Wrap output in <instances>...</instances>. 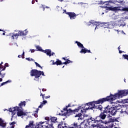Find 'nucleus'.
<instances>
[{"mask_svg": "<svg viewBox=\"0 0 128 128\" xmlns=\"http://www.w3.org/2000/svg\"><path fill=\"white\" fill-rule=\"evenodd\" d=\"M60 128H78V124L74 122L70 126H68V124H62Z\"/></svg>", "mask_w": 128, "mask_h": 128, "instance_id": "obj_11", "label": "nucleus"}, {"mask_svg": "<svg viewBox=\"0 0 128 128\" xmlns=\"http://www.w3.org/2000/svg\"><path fill=\"white\" fill-rule=\"evenodd\" d=\"M26 106V102H21L19 104V106H16L12 108L9 109V112L12 114V116H14L17 112V116H24L26 113L24 112V110H22V106Z\"/></svg>", "mask_w": 128, "mask_h": 128, "instance_id": "obj_2", "label": "nucleus"}, {"mask_svg": "<svg viewBox=\"0 0 128 128\" xmlns=\"http://www.w3.org/2000/svg\"><path fill=\"white\" fill-rule=\"evenodd\" d=\"M118 50H119L120 54H122V51L120 50V46L118 48Z\"/></svg>", "mask_w": 128, "mask_h": 128, "instance_id": "obj_35", "label": "nucleus"}, {"mask_svg": "<svg viewBox=\"0 0 128 128\" xmlns=\"http://www.w3.org/2000/svg\"><path fill=\"white\" fill-rule=\"evenodd\" d=\"M118 18V16H117V18Z\"/></svg>", "mask_w": 128, "mask_h": 128, "instance_id": "obj_51", "label": "nucleus"}, {"mask_svg": "<svg viewBox=\"0 0 128 128\" xmlns=\"http://www.w3.org/2000/svg\"><path fill=\"white\" fill-rule=\"evenodd\" d=\"M5 66H8V63L5 64Z\"/></svg>", "mask_w": 128, "mask_h": 128, "instance_id": "obj_42", "label": "nucleus"}, {"mask_svg": "<svg viewBox=\"0 0 128 128\" xmlns=\"http://www.w3.org/2000/svg\"><path fill=\"white\" fill-rule=\"evenodd\" d=\"M96 26L95 30L100 28H112L114 26V23L113 22H110L109 23H102L99 24L98 22L92 21L90 22V24H88V26Z\"/></svg>", "mask_w": 128, "mask_h": 128, "instance_id": "obj_4", "label": "nucleus"}, {"mask_svg": "<svg viewBox=\"0 0 128 128\" xmlns=\"http://www.w3.org/2000/svg\"><path fill=\"white\" fill-rule=\"evenodd\" d=\"M6 126V122L2 119L0 118V126L2 128H4Z\"/></svg>", "mask_w": 128, "mask_h": 128, "instance_id": "obj_19", "label": "nucleus"}, {"mask_svg": "<svg viewBox=\"0 0 128 128\" xmlns=\"http://www.w3.org/2000/svg\"><path fill=\"white\" fill-rule=\"evenodd\" d=\"M10 36H11L12 40H14V38H18V36H20L18 33H10Z\"/></svg>", "mask_w": 128, "mask_h": 128, "instance_id": "obj_17", "label": "nucleus"}, {"mask_svg": "<svg viewBox=\"0 0 128 128\" xmlns=\"http://www.w3.org/2000/svg\"><path fill=\"white\" fill-rule=\"evenodd\" d=\"M51 62H52V64H56L57 66H58L59 64H62V61L60 60H58L54 62V60H51Z\"/></svg>", "mask_w": 128, "mask_h": 128, "instance_id": "obj_20", "label": "nucleus"}, {"mask_svg": "<svg viewBox=\"0 0 128 128\" xmlns=\"http://www.w3.org/2000/svg\"><path fill=\"white\" fill-rule=\"evenodd\" d=\"M38 108L37 109L36 111L35 112L34 114H33L35 118H38Z\"/></svg>", "mask_w": 128, "mask_h": 128, "instance_id": "obj_28", "label": "nucleus"}, {"mask_svg": "<svg viewBox=\"0 0 128 128\" xmlns=\"http://www.w3.org/2000/svg\"><path fill=\"white\" fill-rule=\"evenodd\" d=\"M70 62H72L68 60H66V62H64L62 63L63 64H70Z\"/></svg>", "mask_w": 128, "mask_h": 128, "instance_id": "obj_26", "label": "nucleus"}, {"mask_svg": "<svg viewBox=\"0 0 128 128\" xmlns=\"http://www.w3.org/2000/svg\"><path fill=\"white\" fill-rule=\"evenodd\" d=\"M70 104H68V106H66V108H64V110L66 112V114H64V116H68V114H70V112H72V110H67L68 108H70Z\"/></svg>", "mask_w": 128, "mask_h": 128, "instance_id": "obj_14", "label": "nucleus"}, {"mask_svg": "<svg viewBox=\"0 0 128 128\" xmlns=\"http://www.w3.org/2000/svg\"><path fill=\"white\" fill-rule=\"evenodd\" d=\"M2 34H3V36H5L6 34H5L4 32V33Z\"/></svg>", "mask_w": 128, "mask_h": 128, "instance_id": "obj_49", "label": "nucleus"}, {"mask_svg": "<svg viewBox=\"0 0 128 128\" xmlns=\"http://www.w3.org/2000/svg\"><path fill=\"white\" fill-rule=\"evenodd\" d=\"M26 60H28L29 62H30V60H32V61H33V62H34V59L30 58H26Z\"/></svg>", "mask_w": 128, "mask_h": 128, "instance_id": "obj_31", "label": "nucleus"}, {"mask_svg": "<svg viewBox=\"0 0 128 128\" xmlns=\"http://www.w3.org/2000/svg\"><path fill=\"white\" fill-rule=\"evenodd\" d=\"M46 8H50V7L46 6Z\"/></svg>", "mask_w": 128, "mask_h": 128, "instance_id": "obj_47", "label": "nucleus"}, {"mask_svg": "<svg viewBox=\"0 0 128 128\" xmlns=\"http://www.w3.org/2000/svg\"><path fill=\"white\" fill-rule=\"evenodd\" d=\"M118 26H119V28H120L121 26L122 28H124V26H126V22H124V20H120V21H118Z\"/></svg>", "mask_w": 128, "mask_h": 128, "instance_id": "obj_15", "label": "nucleus"}, {"mask_svg": "<svg viewBox=\"0 0 128 128\" xmlns=\"http://www.w3.org/2000/svg\"><path fill=\"white\" fill-rule=\"evenodd\" d=\"M48 102L46 100H44L41 103V104L38 106V108H42L44 106V104H47Z\"/></svg>", "mask_w": 128, "mask_h": 128, "instance_id": "obj_22", "label": "nucleus"}, {"mask_svg": "<svg viewBox=\"0 0 128 128\" xmlns=\"http://www.w3.org/2000/svg\"><path fill=\"white\" fill-rule=\"evenodd\" d=\"M102 14H104V13H102Z\"/></svg>", "mask_w": 128, "mask_h": 128, "instance_id": "obj_57", "label": "nucleus"}, {"mask_svg": "<svg viewBox=\"0 0 128 128\" xmlns=\"http://www.w3.org/2000/svg\"><path fill=\"white\" fill-rule=\"evenodd\" d=\"M40 96H42V98H50V96H44L41 93Z\"/></svg>", "mask_w": 128, "mask_h": 128, "instance_id": "obj_27", "label": "nucleus"}, {"mask_svg": "<svg viewBox=\"0 0 128 128\" xmlns=\"http://www.w3.org/2000/svg\"><path fill=\"white\" fill-rule=\"evenodd\" d=\"M41 8H43V10H44V5H42Z\"/></svg>", "mask_w": 128, "mask_h": 128, "instance_id": "obj_41", "label": "nucleus"}, {"mask_svg": "<svg viewBox=\"0 0 128 128\" xmlns=\"http://www.w3.org/2000/svg\"><path fill=\"white\" fill-rule=\"evenodd\" d=\"M104 2H104V1H103V0L100 1V4H104Z\"/></svg>", "mask_w": 128, "mask_h": 128, "instance_id": "obj_37", "label": "nucleus"}, {"mask_svg": "<svg viewBox=\"0 0 128 128\" xmlns=\"http://www.w3.org/2000/svg\"><path fill=\"white\" fill-rule=\"evenodd\" d=\"M104 112L108 114L109 116H114L116 114V107L108 106L106 108Z\"/></svg>", "mask_w": 128, "mask_h": 128, "instance_id": "obj_5", "label": "nucleus"}, {"mask_svg": "<svg viewBox=\"0 0 128 128\" xmlns=\"http://www.w3.org/2000/svg\"><path fill=\"white\" fill-rule=\"evenodd\" d=\"M0 82H2V78H0Z\"/></svg>", "mask_w": 128, "mask_h": 128, "instance_id": "obj_45", "label": "nucleus"}, {"mask_svg": "<svg viewBox=\"0 0 128 128\" xmlns=\"http://www.w3.org/2000/svg\"><path fill=\"white\" fill-rule=\"evenodd\" d=\"M106 115L102 113L101 114L100 116V118L102 120H104L106 118Z\"/></svg>", "mask_w": 128, "mask_h": 128, "instance_id": "obj_23", "label": "nucleus"}, {"mask_svg": "<svg viewBox=\"0 0 128 128\" xmlns=\"http://www.w3.org/2000/svg\"><path fill=\"white\" fill-rule=\"evenodd\" d=\"M120 32L121 34H126V33L124 32V30H121Z\"/></svg>", "mask_w": 128, "mask_h": 128, "instance_id": "obj_38", "label": "nucleus"}, {"mask_svg": "<svg viewBox=\"0 0 128 128\" xmlns=\"http://www.w3.org/2000/svg\"><path fill=\"white\" fill-rule=\"evenodd\" d=\"M5 70L6 67H4V68L0 70V76L2 78H4V76H6V72H4Z\"/></svg>", "mask_w": 128, "mask_h": 128, "instance_id": "obj_16", "label": "nucleus"}, {"mask_svg": "<svg viewBox=\"0 0 128 128\" xmlns=\"http://www.w3.org/2000/svg\"><path fill=\"white\" fill-rule=\"evenodd\" d=\"M36 48L37 50H38L39 52H44L49 56H54V52L52 54V51L50 50H42V47L40 46H36Z\"/></svg>", "mask_w": 128, "mask_h": 128, "instance_id": "obj_7", "label": "nucleus"}, {"mask_svg": "<svg viewBox=\"0 0 128 128\" xmlns=\"http://www.w3.org/2000/svg\"><path fill=\"white\" fill-rule=\"evenodd\" d=\"M45 120L47 121H46L49 124H52V126L54 125V124H56L57 122L56 121V117H46L45 118Z\"/></svg>", "mask_w": 128, "mask_h": 128, "instance_id": "obj_9", "label": "nucleus"}, {"mask_svg": "<svg viewBox=\"0 0 128 128\" xmlns=\"http://www.w3.org/2000/svg\"><path fill=\"white\" fill-rule=\"evenodd\" d=\"M112 126H114V124H112V126H110V128H112Z\"/></svg>", "mask_w": 128, "mask_h": 128, "instance_id": "obj_46", "label": "nucleus"}, {"mask_svg": "<svg viewBox=\"0 0 128 128\" xmlns=\"http://www.w3.org/2000/svg\"><path fill=\"white\" fill-rule=\"evenodd\" d=\"M22 58H24V51H23V53L22 54Z\"/></svg>", "mask_w": 128, "mask_h": 128, "instance_id": "obj_34", "label": "nucleus"}, {"mask_svg": "<svg viewBox=\"0 0 128 128\" xmlns=\"http://www.w3.org/2000/svg\"><path fill=\"white\" fill-rule=\"evenodd\" d=\"M30 51L31 52H34V49H30Z\"/></svg>", "mask_w": 128, "mask_h": 128, "instance_id": "obj_36", "label": "nucleus"}, {"mask_svg": "<svg viewBox=\"0 0 128 128\" xmlns=\"http://www.w3.org/2000/svg\"><path fill=\"white\" fill-rule=\"evenodd\" d=\"M24 32V34H26H26H28V30H25L24 31H23Z\"/></svg>", "mask_w": 128, "mask_h": 128, "instance_id": "obj_33", "label": "nucleus"}, {"mask_svg": "<svg viewBox=\"0 0 128 128\" xmlns=\"http://www.w3.org/2000/svg\"><path fill=\"white\" fill-rule=\"evenodd\" d=\"M40 76H45L44 72L38 70H33L30 71V76H34L35 78H34V80H36V79L39 78Z\"/></svg>", "mask_w": 128, "mask_h": 128, "instance_id": "obj_6", "label": "nucleus"}, {"mask_svg": "<svg viewBox=\"0 0 128 128\" xmlns=\"http://www.w3.org/2000/svg\"><path fill=\"white\" fill-rule=\"evenodd\" d=\"M60 0V2H64V0Z\"/></svg>", "mask_w": 128, "mask_h": 128, "instance_id": "obj_50", "label": "nucleus"}, {"mask_svg": "<svg viewBox=\"0 0 128 128\" xmlns=\"http://www.w3.org/2000/svg\"><path fill=\"white\" fill-rule=\"evenodd\" d=\"M124 82H126V80H124Z\"/></svg>", "mask_w": 128, "mask_h": 128, "instance_id": "obj_56", "label": "nucleus"}, {"mask_svg": "<svg viewBox=\"0 0 128 128\" xmlns=\"http://www.w3.org/2000/svg\"><path fill=\"white\" fill-rule=\"evenodd\" d=\"M108 32H110V30H108Z\"/></svg>", "mask_w": 128, "mask_h": 128, "instance_id": "obj_58", "label": "nucleus"}, {"mask_svg": "<svg viewBox=\"0 0 128 128\" xmlns=\"http://www.w3.org/2000/svg\"><path fill=\"white\" fill-rule=\"evenodd\" d=\"M115 30V32H117L118 34V32H120V30Z\"/></svg>", "mask_w": 128, "mask_h": 128, "instance_id": "obj_39", "label": "nucleus"}, {"mask_svg": "<svg viewBox=\"0 0 128 128\" xmlns=\"http://www.w3.org/2000/svg\"><path fill=\"white\" fill-rule=\"evenodd\" d=\"M32 4H34V0H32Z\"/></svg>", "mask_w": 128, "mask_h": 128, "instance_id": "obj_43", "label": "nucleus"}, {"mask_svg": "<svg viewBox=\"0 0 128 128\" xmlns=\"http://www.w3.org/2000/svg\"><path fill=\"white\" fill-rule=\"evenodd\" d=\"M96 122L94 118L86 120L84 122H81L80 128H102L98 124H95Z\"/></svg>", "mask_w": 128, "mask_h": 128, "instance_id": "obj_3", "label": "nucleus"}, {"mask_svg": "<svg viewBox=\"0 0 128 128\" xmlns=\"http://www.w3.org/2000/svg\"><path fill=\"white\" fill-rule=\"evenodd\" d=\"M118 2L120 4H124V0H120L119 1H118Z\"/></svg>", "mask_w": 128, "mask_h": 128, "instance_id": "obj_30", "label": "nucleus"}, {"mask_svg": "<svg viewBox=\"0 0 128 128\" xmlns=\"http://www.w3.org/2000/svg\"><path fill=\"white\" fill-rule=\"evenodd\" d=\"M62 60H66V58H63Z\"/></svg>", "mask_w": 128, "mask_h": 128, "instance_id": "obj_48", "label": "nucleus"}, {"mask_svg": "<svg viewBox=\"0 0 128 128\" xmlns=\"http://www.w3.org/2000/svg\"><path fill=\"white\" fill-rule=\"evenodd\" d=\"M108 10H112V12H118V10H122L123 12H128V8H124L122 6H110L108 7Z\"/></svg>", "mask_w": 128, "mask_h": 128, "instance_id": "obj_8", "label": "nucleus"}, {"mask_svg": "<svg viewBox=\"0 0 128 128\" xmlns=\"http://www.w3.org/2000/svg\"><path fill=\"white\" fill-rule=\"evenodd\" d=\"M64 68V66H63L62 68Z\"/></svg>", "mask_w": 128, "mask_h": 128, "instance_id": "obj_54", "label": "nucleus"}, {"mask_svg": "<svg viewBox=\"0 0 128 128\" xmlns=\"http://www.w3.org/2000/svg\"><path fill=\"white\" fill-rule=\"evenodd\" d=\"M128 94V90H118V92L114 94H110V96H108L106 98H102L98 100L97 101H94L87 103L83 106H80L78 108V120H82L80 116H82V113L86 112L88 110H92V108H96V110H101L102 108V106L100 104H104V102H110L112 104H118V98H122L124 96H126Z\"/></svg>", "mask_w": 128, "mask_h": 128, "instance_id": "obj_1", "label": "nucleus"}, {"mask_svg": "<svg viewBox=\"0 0 128 128\" xmlns=\"http://www.w3.org/2000/svg\"><path fill=\"white\" fill-rule=\"evenodd\" d=\"M36 2H38V0H36Z\"/></svg>", "mask_w": 128, "mask_h": 128, "instance_id": "obj_52", "label": "nucleus"}, {"mask_svg": "<svg viewBox=\"0 0 128 128\" xmlns=\"http://www.w3.org/2000/svg\"><path fill=\"white\" fill-rule=\"evenodd\" d=\"M60 8V6H57V8Z\"/></svg>", "mask_w": 128, "mask_h": 128, "instance_id": "obj_53", "label": "nucleus"}, {"mask_svg": "<svg viewBox=\"0 0 128 128\" xmlns=\"http://www.w3.org/2000/svg\"><path fill=\"white\" fill-rule=\"evenodd\" d=\"M2 64H4V63L2 62V63L0 64V70H2L3 68H6V66H2Z\"/></svg>", "mask_w": 128, "mask_h": 128, "instance_id": "obj_29", "label": "nucleus"}, {"mask_svg": "<svg viewBox=\"0 0 128 128\" xmlns=\"http://www.w3.org/2000/svg\"><path fill=\"white\" fill-rule=\"evenodd\" d=\"M64 14H66L70 18V20H74L76 18V14L74 12H66V10H64Z\"/></svg>", "mask_w": 128, "mask_h": 128, "instance_id": "obj_12", "label": "nucleus"}, {"mask_svg": "<svg viewBox=\"0 0 128 128\" xmlns=\"http://www.w3.org/2000/svg\"><path fill=\"white\" fill-rule=\"evenodd\" d=\"M19 36H26V34H24L23 31H18Z\"/></svg>", "mask_w": 128, "mask_h": 128, "instance_id": "obj_25", "label": "nucleus"}, {"mask_svg": "<svg viewBox=\"0 0 128 128\" xmlns=\"http://www.w3.org/2000/svg\"><path fill=\"white\" fill-rule=\"evenodd\" d=\"M88 116L86 114H84L83 115V117H84V120L83 122H84V120H90L92 118H93L94 120H96L97 122H98V120H96V119H94V118H88V119L86 118H88Z\"/></svg>", "mask_w": 128, "mask_h": 128, "instance_id": "obj_18", "label": "nucleus"}, {"mask_svg": "<svg viewBox=\"0 0 128 128\" xmlns=\"http://www.w3.org/2000/svg\"><path fill=\"white\" fill-rule=\"evenodd\" d=\"M76 44H77V45L79 48H82L80 51V54H86V52H90V50H88V49L84 48V45H82V44L80 42L76 41Z\"/></svg>", "mask_w": 128, "mask_h": 128, "instance_id": "obj_10", "label": "nucleus"}, {"mask_svg": "<svg viewBox=\"0 0 128 128\" xmlns=\"http://www.w3.org/2000/svg\"><path fill=\"white\" fill-rule=\"evenodd\" d=\"M116 122V120L113 118H110V122H104L103 123L105 124H110V122Z\"/></svg>", "mask_w": 128, "mask_h": 128, "instance_id": "obj_21", "label": "nucleus"}, {"mask_svg": "<svg viewBox=\"0 0 128 128\" xmlns=\"http://www.w3.org/2000/svg\"><path fill=\"white\" fill-rule=\"evenodd\" d=\"M18 58H22V56H21V55H18Z\"/></svg>", "mask_w": 128, "mask_h": 128, "instance_id": "obj_44", "label": "nucleus"}, {"mask_svg": "<svg viewBox=\"0 0 128 128\" xmlns=\"http://www.w3.org/2000/svg\"><path fill=\"white\" fill-rule=\"evenodd\" d=\"M42 92H46V89L43 88V89H42Z\"/></svg>", "mask_w": 128, "mask_h": 128, "instance_id": "obj_40", "label": "nucleus"}, {"mask_svg": "<svg viewBox=\"0 0 128 128\" xmlns=\"http://www.w3.org/2000/svg\"><path fill=\"white\" fill-rule=\"evenodd\" d=\"M35 64H36V66H38V68H41L42 69V66H40V64H38V62H35Z\"/></svg>", "mask_w": 128, "mask_h": 128, "instance_id": "obj_32", "label": "nucleus"}, {"mask_svg": "<svg viewBox=\"0 0 128 128\" xmlns=\"http://www.w3.org/2000/svg\"><path fill=\"white\" fill-rule=\"evenodd\" d=\"M2 30L0 29V32H1Z\"/></svg>", "mask_w": 128, "mask_h": 128, "instance_id": "obj_55", "label": "nucleus"}, {"mask_svg": "<svg viewBox=\"0 0 128 128\" xmlns=\"http://www.w3.org/2000/svg\"><path fill=\"white\" fill-rule=\"evenodd\" d=\"M127 104L122 108L121 112L122 114H128V99L127 100Z\"/></svg>", "mask_w": 128, "mask_h": 128, "instance_id": "obj_13", "label": "nucleus"}, {"mask_svg": "<svg viewBox=\"0 0 128 128\" xmlns=\"http://www.w3.org/2000/svg\"><path fill=\"white\" fill-rule=\"evenodd\" d=\"M8 82H12V80H8L6 82H4L0 84V86H4V84H8Z\"/></svg>", "mask_w": 128, "mask_h": 128, "instance_id": "obj_24", "label": "nucleus"}]
</instances>
